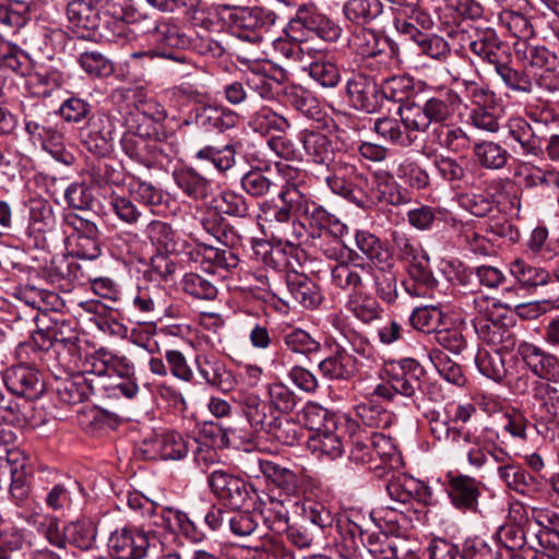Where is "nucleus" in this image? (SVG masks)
<instances>
[{"label":"nucleus","instance_id":"62","mask_svg":"<svg viewBox=\"0 0 559 559\" xmlns=\"http://www.w3.org/2000/svg\"><path fill=\"white\" fill-rule=\"evenodd\" d=\"M379 200L390 205L401 206L412 201V193L392 177L378 183Z\"/></svg>","mask_w":559,"mask_h":559},{"label":"nucleus","instance_id":"41","mask_svg":"<svg viewBox=\"0 0 559 559\" xmlns=\"http://www.w3.org/2000/svg\"><path fill=\"white\" fill-rule=\"evenodd\" d=\"M431 138L440 147L455 153L464 151L469 144L467 134L460 127L449 123L433 127Z\"/></svg>","mask_w":559,"mask_h":559},{"label":"nucleus","instance_id":"51","mask_svg":"<svg viewBox=\"0 0 559 559\" xmlns=\"http://www.w3.org/2000/svg\"><path fill=\"white\" fill-rule=\"evenodd\" d=\"M383 100L396 103L407 100L414 92V80L408 75H394L385 79L381 84Z\"/></svg>","mask_w":559,"mask_h":559},{"label":"nucleus","instance_id":"15","mask_svg":"<svg viewBox=\"0 0 559 559\" xmlns=\"http://www.w3.org/2000/svg\"><path fill=\"white\" fill-rule=\"evenodd\" d=\"M399 367L400 371H395L391 376L393 389L397 394L411 399L414 404L418 405L425 394L424 385L427 380L425 369L413 358L401 359Z\"/></svg>","mask_w":559,"mask_h":559},{"label":"nucleus","instance_id":"63","mask_svg":"<svg viewBox=\"0 0 559 559\" xmlns=\"http://www.w3.org/2000/svg\"><path fill=\"white\" fill-rule=\"evenodd\" d=\"M129 191L136 201L147 206H157L163 203L162 189L140 177H133L129 183Z\"/></svg>","mask_w":559,"mask_h":559},{"label":"nucleus","instance_id":"39","mask_svg":"<svg viewBox=\"0 0 559 559\" xmlns=\"http://www.w3.org/2000/svg\"><path fill=\"white\" fill-rule=\"evenodd\" d=\"M345 308L355 318L364 323H370L380 317L379 302L369 294L361 292L350 293Z\"/></svg>","mask_w":559,"mask_h":559},{"label":"nucleus","instance_id":"12","mask_svg":"<svg viewBox=\"0 0 559 559\" xmlns=\"http://www.w3.org/2000/svg\"><path fill=\"white\" fill-rule=\"evenodd\" d=\"M139 450L146 460H181L188 454L189 443L176 431H163L145 438Z\"/></svg>","mask_w":559,"mask_h":559},{"label":"nucleus","instance_id":"29","mask_svg":"<svg viewBox=\"0 0 559 559\" xmlns=\"http://www.w3.org/2000/svg\"><path fill=\"white\" fill-rule=\"evenodd\" d=\"M430 432L433 438L444 444L452 451H460L466 444L472 443V433L462 431L451 426L447 420L441 419L439 415H431L429 419Z\"/></svg>","mask_w":559,"mask_h":559},{"label":"nucleus","instance_id":"40","mask_svg":"<svg viewBox=\"0 0 559 559\" xmlns=\"http://www.w3.org/2000/svg\"><path fill=\"white\" fill-rule=\"evenodd\" d=\"M533 37H518L514 43V50L518 58L532 67H546L554 63L556 55L546 47L530 41Z\"/></svg>","mask_w":559,"mask_h":559},{"label":"nucleus","instance_id":"56","mask_svg":"<svg viewBox=\"0 0 559 559\" xmlns=\"http://www.w3.org/2000/svg\"><path fill=\"white\" fill-rule=\"evenodd\" d=\"M145 233L151 242L156 246L159 251L169 253L176 250V234L168 223L152 221L147 224Z\"/></svg>","mask_w":559,"mask_h":559},{"label":"nucleus","instance_id":"38","mask_svg":"<svg viewBox=\"0 0 559 559\" xmlns=\"http://www.w3.org/2000/svg\"><path fill=\"white\" fill-rule=\"evenodd\" d=\"M510 273L516 282L526 288H535L546 285L550 280V274L543 267L532 265L523 259H515L510 263Z\"/></svg>","mask_w":559,"mask_h":559},{"label":"nucleus","instance_id":"8","mask_svg":"<svg viewBox=\"0 0 559 559\" xmlns=\"http://www.w3.org/2000/svg\"><path fill=\"white\" fill-rule=\"evenodd\" d=\"M278 197L283 205L273 212L274 221L277 224L274 228L281 234L278 236L280 242L295 247L299 240L298 223L292 219V215L299 217L304 193L295 185H287L280 191Z\"/></svg>","mask_w":559,"mask_h":559},{"label":"nucleus","instance_id":"35","mask_svg":"<svg viewBox=\"0 0 559 559\" xmlns=\"http://www.w3.org/2000/svg\"><path fill=\"white\" fill-rule=\"evenodd\" d=\"M515 176L522 177L523 186L526 189L556 188L559 190V171L554 169H542L530 163H523L516 170Z\"/></svg>","mask_w":559,"mask_h":559},{"label":"nucleus","instance_id":"11","mask_svg":"<svg viewBox=\"0 0 559 559\" xmlns=\"http://www.w3.org/2000/svg\"><path fill=\"white\" fill-rule=\"evenodd\" d=\"M150 546V534L135 526L116 528L108 538V548L117 559H143Z\"/></svg>","mask_w":559,"mask_h":559},{"label":"nucleus","instance_id":"32","mask_svg":"<svg viewBox=\"0 0 559 559\" xmlns=\"http://www.w3.org/2000/svg\"><path fill=\"white\" fill-rule=\"evenodd\" d=\"M473 154L476 162L487 170L503 169L510 158L508 150L493 141H480L475 143Z\"/></svg>","mask_w":559,"mask_h":559},{"label":"nucleus","instance_id":"27","mask_svg":"<svg viewBox=\"0 0 559 559\" xmlns=\"http://www.w3.org/2000/svg\"><path fill=\"white\" fill-rule=\"evenodd\" d=\"M538 530L535 538L538 545L547 551L559 555V513L551 510H544L534 516Z\"/></svg>","mask_w":559,"mask_h":559},{"label":"nucleus","instance_id":"30","mask_svg":"<svg viewBox=\"0 0 559 559\" xmlns=\"http://www.w3.org/2000/svg\"><path fill=\"white\" fill-rule=\"evenodd\" d=\"M56 390L61 402L74 405L86 401L94 393L95 386L92 379L76 373L60 381Z\"/></svg>","mask_w":559,"mask_h":559},{"label":"nucleus","instance_id":"42","mask_svg":"<svg viewBox=\"0 0 559 559\" xmlns=\"http://www.w3.org/2000/svg\"><path fill=\"white\" fill-rule=\"evenodd\" d=\"M14 296L24 305L41 311L44 318L46 317V311L50 308H55L56 304L59 301L57 294L34 286L17 287L15 288Z\"/></svg>","mask_w":559,"mask_h":559},{"label":"nucleus","instance_id":"54","mask_svg":"<svg viewBox=\"0 0 559 559\" xmlns=\"http://www.w3.org/2000/svg\"><path fill=\"white\" fill-rule=\"evenodd\" d=\"M182 290L195 299L213 300L217 296V287L198 273H187L181 281Z\"/></svg>","mask_w":559,"mask_h":559},{"label":"nucleus","instance_id":"9","mask_svg":"<svg viewBox=\"0 0 559 559\" xmlns=\"http://www.w3.org/2000/svg\"><path fill=\"white\" fill-rule=\"evenodd\" d=\"M207 484L214 496L234 510L243 508L257 495L254 488L242 478L223 469L212 471Z\"/></svg>","mask_w":559,"mask_h":559},{"label":"nucleus","instance_id":"44","mask_svg":"<svg viewBox=\"0 0 559 559\" xmlns=\"http://www.w3.org/2000/svg\"><path fill=\"white\" fill-rule=\"evenodd\" d=\"M242 189L251 197L262 198L277 191L278 185L274 177L254 169L246 173L241 178Z\"/></svg>","mask_w":559,"mask_h":559},{"label":"nucleus","instance_id":"14","mask_svg":"<svg viewBox=\"0 0 559 559\" xmlns=\"http://www.w3.org/2000/svg\"><path fill=\"white\" fill-rule=\"evenodd\" d=\"M444 478L445 491L451 503L457 510L476 512L481 493V481L456 472H448Z\"/></svg>","mask_w":559,"mask_h":559},{"label":"nucleus","instance_id":"10","mask_svg":"<svg viewBox=\"0 0 559 559\" xmlns=\"http://www.w3.org/2000/svg\"><path fill=\"white\" fill-rule=\"evenodd\" d=\"M512 319L475 317L473 326L478 337L492 347V350L500 353L512 352L518 344L515 326L511 324Z\"/></svg>","mask_w":559,"mask_h":559},{"label":"nucleus","instance_id":"25","mask_svg":"<svg viewBox=\"0 0 559 559\" xmlns=\"http://www.w3.org/2000/svg\"><path fill=\"white\" fill-rule=\"evenodd\" d=\"M259 511L266 527L275 534H283L288 528V509L285 499L265 495L259 498Z\"/></svg>","mask_w":559,"mask_h":559},{"label":"nucleus","instance_id":"19","mask_svg":"<svg viewBox=\"0 0 559 559\" xmlns=\"http://www.w3.org/2000/svg\"><path fill=\"white\" fill-rule=\"evenodd\" d=\"M518 352L527 368L538 378L537 381H559V359L556 356L530 343L519 344Z\"/></svg>","mask_w":559,"mask_h":559},{"label":"nucleus","instance_id":"64","mask_svg":"<svg viewBox=\"0 0 559 559\" xmlns=\"http://www.w3.org/2000/svg\"><path fill=\"white\" fill-rule=\"evenodd\" d=\"M381 11L378 0H348L344 5V14L354 23L361 24L377 16Z\"/></svg>","mask_w":559,"mask_h":559},{"label":"nucleus","instance_id":"2","mask_svg":"<svg viewBox=\"0 0 559 559\" xmlns=\"http://www.w3.org/2000/svg\"><path fill=\"white\" fill-rule=\"evenodd\" d=\"M305 417L309 429L314 431L308 439V449L319 457H341L344 453L341 428L328 411L318 405H309L305 408Z\"/></svg>","mask_w":559,"mask_h":559},{"label":"nucleus","instance_id":"17","mask_svg":"<svg viewBox=\"0 0 559 559\" xmlns=\"http://www.w3.org/2000/svg\"><path fill=\"white\" fill-rule=\"evenodd\" d=\"M4 384L9 391L26 400L38 399L45 384L37 369L27 365L13 366L4 374Z\"/></svg>","mask_w":559,"mask_h":559},{"label":"nucleus","instance_id":"1","mask_svg":"<svg viewBox=\"0 0 559 559\" xmlns=\"http://www.w3.org/2000/svg\"><path fill=\"white\" fill-rule=\"evenodd\" d=\"M391 240L397 260L407 263L412 283H404L406 292L412 296H427L438 285L430 269L428 253L415 238L403 230H393Z\"/></svg>","mask_w":559,"mask_h":559},{"label":"nucleus","instance_id":"13","mask_svg":"<svg viewBox=\"0 0 559 559\" xmlns=\"http://www.w3.org/2000/svg\"><path fill=\"white\" fill-rule=\"evenodd\" d=\"M346 93L352 106L367 114L377 112L383 105L381 85L364 73H356L347 81Z\"/></svg>","mask_w":559,"mask_h":559},{"label":"nucleus","instance_id":"49","mask_svg":"<svg viewBox=\"0 0 559 559\" xmlns=\"http://www.w3.org/2000/svg\"><path fill=\"white\" fill-rule=\"evenodd\" d=\"M429 358L440 376L448 382L457 386H463L466 378L463 373L462 367L453 361L445 353L440 349H432L429 353Z\"/></svg>","mask_w":559,"mask_h":559},{"label":"nucleus","instance_id":"33","mask_svg":"<svg viewBox=\"0 0 559 559\" xmlns=\"http://www.w3.org/2000/svg\"><path fill=\"white\" fill-rule=\"evenodd\" d=\"M122 151L133 160L148 166L156 159L157 146L143 135L126 132L121 138Z\"/></svg>","mask_w":559,"mask_h":559},{"label":"nucleus","instance_id":"5","mask_svg":"<svg viewBox=\"0 0 559 559\" xmlns=\"http://www.w3.org/2000/svg\"><path fill=\"white\" fill-rule=\"evenodd\" d=\"M532 396L537 403L538 433L550 441H559V388L548 382L533 381Z\"/></svg>","mask_w":559,"mask_h":559},{"label":"nucleus","instance_id":"6","mask_svg":"<svg viewBox=\"0 0 559 559\" xmlns=\"http://www.w3.org/2000/svg\"><path fill=\"white\" fill-rule=\"evenodd\" d=\"M298 236L306 227L312 238H321L323 236L338 239L347 233V226L342 223L334 214L326 211L322 205L310 200L304 193L302 205L299 207Z\"/></svg>","mask_w":559,"mask_h":559},{"label":"nucleus","instance_id":"20","mask_svg":"<svg viewBox=\"0 0 559 559\" xmlns=\"http://www.w3.org/2000/svg\"><path fill=\"white\" fill-rule=\"evenodd\" d=\"M56 225V216L51 204L46 200L35 199L29 201L28 225L24 234L33 240L35 247L44 246L45 235L51 231Z\"/></svg>","mask_w":559,"mask_h":559},{"label":"nucleus","instance_id":"21","mask_svg":"<svg viewBox=\"0 0 559 559\" xmlns=\"http://www.w3.org/2000/svg\"><path fill=\"white\" fill-rule=\"evenodd\" d=\"M385 489L393 501L403 504L412 500L430 504L432 500V490L425 483L406 475L392 476Z\"/></svg>","mask_w":559,"mask_h":559},{"label":"nucleus","instance_id":"50","mask_svg":"<svg viewBox=\"0 0 559 559\" xmlns=\"http://www.w3.org/2000/svg\"><path fill=\"white\" fill-rule=\"evenodd\" d=\"M234 145H225L219 148L213 145H205L195 151V158L211 162L219 171H226L235 165Z\"/></svg>","mask_w":559,"mask_h":559},{"label":"nucleus","instance_id":"34","mask_svg":"<svg viewBox=\"0 0 559 559\" xmlns=\"http://www.w3.org/2000/svg\"><path fill=\"white\" fill-rule=\"evenodd\" d=\"M175 181L186 195L195 201L206 200L212 193L210 180L192 168L176 173Z\"/></svg>","mask_w":559,"mask_h":559},{"label":"nucleus","instance_id":"4","mask_svg":"<svg viewBox=\"0 0 559 559\" xmlns=\"http://www.w3.org/2000/svg\"><path fill=\"white\" fill-rule=\"evenodd\" d=\"M330 166L332 175L326 177V185L331 191L357 205H362L361 190L368 185L367 176L344 154L334 158Z\"/></svg>","mask_w":559,"mask_h":559},{"label":"nucleus","instance_id":"45","mask_svg":"<svg viewBox=\"0 0 559 559\" xmlns=\"http://www.w3.org/2000/svg\"><path fill=\"white\" fill-rule=\"evenodd\" d=\"M66 544L75 546L81 550H91L96 540V528L84 520L71 522L66 525Z\"/></svg>","mask_w":559,"mask_h":559},{"label":"nucleus","instance_id":"61","mask_svg":"<svg viewBox=\"0 0 559 559\" xmlns=\"http://www.w3.org/2000/svg\"><path fill=\"white\" fill-rule=\"evenodd\" d=\"M495 69L503 83L512 91L526 94L533 92L534 84L525 71L515 70L502 60L497 63Z\"/></svg>","mask_w":559,"mask_h":559},{"label":"nucleus","instance_id":"28","mask_svg":"<svg viewBox=\"0 0 559 559\" xmlns=\"http://www.w3.org/2000/svg\"><path fill=\"white\" fill-rule=\"evenodd\" d=\"M319 370L325 378L348 380L357 371V360L344 348H338L333 355L321 360Z\"/></svg>","mask_w":559,"mask_h":559},{"label":"nucleus","instance_id":"37","mask_svg":"<svg viewBox=\"0 0 559 559\" xmlns=\"http://www.w3.org/2000/svg\"><path fill=\"white\" fill-rule=\"evenodd\" d=\"M368 269L364 264L348 265L341 263L332 269V283L345 290L352 293L361 292L365 287L362 274H367Z\"/></svg>","mask_w":559,"mask_h":559},{"label":"nucleus","instance_id":"43","mask_svg":"<svg viewBox=\"0 0 559 559\" xmlns=\"http://www.w3.org/2000/svg\"><path fill=\"white\" fill-rule=\"evenodd\" d=\"M265 433L284 445L293 447L302 438L304 429L286 414H278Z\"/></svg>","mask_w":559,"mask_h":559},{"label":"nucleus","instance_id":"60","mask_svg":"<svg viewBox=\"0 0 559 559\" xmlns=\"http://www.w3.org/2000/svg\"><path fill=\"white\" fill-rule=\"evenodd\" d=\"M502 354L497 350H479L475 358L478 370L489 379L501 381L506 377Z\"/></svg>","mask_w":559,"mask_h":559},{"label":"nucleus","instance_id":"3","mask_svg":"<svg viewBox=\"0 0 559 559\" xmlns=\"http://www.w3.org/2000/svg\"><path fill=\"white\" fill-rule=\"evenodd\" d=\"M216 238L224 243L225 248L198 243L193 251L195 261L207 264L205 270L210 273L231 272L240 262L235 249L241 243V237L233 226H225Z\"/></svg>","mask_w":559,"mask_h":559},{"label":"nucleus","instance_id":"23","mask_svg":"<svg viewBox=\"0 0 559 559\" xmlns=\"http://www.w3.org/2000/svg\"><path fill=\"white\" fill-rule=\"evenodd\" d=\"M507 129L509 136L520 145L522 155L534 157L543 155V140L536 128L524 118L519 116L510 118Z\"/></svg>","mask_w":559,"mask_h":559},{"label":"nucleus","instance_id":"16","mask_svg":"<svg viewBox=\"0 0 559 559\" xmlns=\"http://www.w3.org/2000/svg\"><path fill=\"white\" fill-rule=\"evenodd\" d=\"M194 364L199 376L211 388L224 393L230 392L235 388V376L215 354L199 353L195 355Z\"/></svg>","mask_w":559,"mask_h":559},{"label":"nucleus","instance_id":"36","mask_svg":"<svg viewBox=\"0 0 559 559\" xmlns=\"http://www.w3.org/2000/svg\"><path fill=\"white\" fill-rule=\"evenodd\" d=\"M373 130L383 140L402 147H409L416 141V136L407 132L403 127L401 119L392 117L378 118L374 121Z\"/></svg>","mask_w":559,"mask_h":559},{"label":"nucleus","instance_id":"59","mask_svg":"<svg viewBox=\"0 0 559 559\" xmlns=\"http://www.w3.org/2000/svg\"><path fill=\"white\" fill-rule=\"evenodd\" d=\"M286 102L308 118L314 119L320 114V106L314 96L299 86H290L285 92Z\"/></svg>","mask_w":559,"mask_h":559},{"label":"nucleus","instance_id":"52","mask_svg":"<svg viewBox=\"0 0 559 559\" xmlns=\"http://www.w3.org/2000/svg\"><path fill=\"white\" fill-rule=\"evenodd\" d=\"M403 127L409 132H427L431 126L423 105L415 103L401 105L397 109Z\"/></svg>","mask_w":559,"mask_h":559},{"label":"nucleus","instance_id":"22","mask_svg":"<svg viewBox=\"0 0 559 559\" xmlns=\"http://www.w3.org/2000/svg\"><path fill=\"white\" fill-rule=\"evenodd\" d=\"M311 32L317 35H323L332 32L334 35H340L341 28L326 15L318 12L312 7L302 5L300 7L295 16L289 20L284 32L288 35L289 32Z\"/></svg>","mask_w":559,"mask_h":559},{"label":"nucleus","instance_id":"47","mask_svg":"<svg viewBox=\"0 0 559 559\" xmlns=\"http://www.w3.org/2000/svg\"><path fill=\"white\" fill-rule=\"evenodd\" d=\"M249 123L254 131L260 132L262 134H266L272 130L284 133L290 127V123L284 116L278 115L269 107H262L261 109H259L251 117Z\"/></svg>","mask_w":559,"mask_h":559},{"label":"nucleus","instance_id":"18","mask_svg":"<svg viewBox=\"0 0 559 559\" xmlns=\"http://www.w3.org/2000/svg\"><path fill=\"white\" fill-rule=\"evenodd\" d=\"M259 471L280 491L283 499L292 501L301 491V478L293 469L267 459H257Z\"/></svg>","mask_w":559,"mask_h":559},{"label":"nucleus","instance_id":"55","mask_svg":"<svg viewBox=\"0 0 559 559\" xmlns=\"http://www.w3.org/2000/svg\"><path fill=\"white\" fill-rule=\"evenodd\" d=\"M443 317V312L439 307L425 306L413 310L409 323L417 331L430 333L442 324Z\"/></svg>","mask_w":559,"mask_h":559},{"label":"nucleus","instance_id":"31","mask_svg":"<svg viewBox=\"0 0 559 559\" xmlns=\"http://www.w3.org/2000/svg\"><path fill=\"white\" fill-rule=\"evenodd\" d=\"M242 412L254 430L264 432L275 423L278 415L269 402L254 395L246 399Z\"/></svg>","mask_w":559,"mask_h":559},{"label":"nucleus","instance_id":"46","mask_svg":"<svg viewBox=\"0 0 559 559\" xmlns=\"http://www.w3.org/2000/svg\"><path fill=\"white\" fill-rule=\"evenodd\" d=\"M28 534L16 527L0 530V559H11L19 551L31 548Z\"/></svg>","mask_w":559,"mask_h":559},{"label":"nucleus","instance_id":"7","mask_svg":"<svg viewBox=\"0 0 559 559\" xmlns=\"http://www.w3.org/2000/svg\"><path fill=\"white\" fill-rule=\"evenodd\" d=\"M275 14L261 8H239L235 11L226 10L217 19L222 23L221 28L213 32L227 33L228 35H241V32H270V26L275 23Z\"/></svg>","mask_w":559,"mask_h":559},{"label":"nucleus","instance_id":"57","mask_svg":"<svg viewBox=\"0 0 559 559\" xmlns=\"http://www.w3.org/2000/svg\"><path fill=\"white\" fill-rule=\"evenodd\" d=\"M283 342L286 348L295 354L309 356L321 350L320 342L301 329H294L284 334Z\"/></svg>","mask_w":559,"mask_h":559},{"label":"nucleus","instance_id":"58","mask_svg":"<svg viewBox=\"0 0 559 559\" xmlns=\"http://www.w3.org/2000/svg\"><path fill=\"white\" fill-rule=\"evenodd\" d=\"M355 412L360 421L369 428H386L391 424V414L371 401L358 404Z\"/></svg>","mask_w":559,"mask_h":559},{"label":"nucleus","instance_id":"26","mask_svg":"<svg viewBox=\"0 0 559 559\" xmlns=\"http://www.w3.org/2000/svg\"><path fill=\"white\" fill-rule=\"evenodd\" d=\"M300 140L307 156L313 163L329 167L334 160L335 151L328 135L313 130H304L300 133Z\"/></svg>","mask_w":559,"mask_h":559},{"label":"nucleus","instance_id":"53","mask_svg":"<svg viewBox=\"0 0 559 559\" xmlns=\"http://www.w3.org/2000/svg\"><path fill=\"white\" fill-rule=\"evenodd\" d=\"M499 478L512 490L524 493L534 483V477L524 468L512 462L499 465L497 468Z\"/></svg>","mask_w":559,"mask_h":559},{"label":"nucleus","instance_id":"24","mask_svg":"<svg viewBox=\"0 0 559 559\" xmlns=\"http://www.w3.org/2000/svg\"><path fill=\"white\" fill-rule=\"evenodd\" d=\"M286 287L292 301L305 308H314L321 302V293L317 284L305 274L294 272L286 275Z\"/></svg>","mask_w":559,"mask_h":559},{"label":"nucleus","instance_id":"48","mask_svg":"<svg viewBox=\"0 0 559 559\" xmlns=\"http://www.w3.org/2000/svg\"><path fill=\"white\" fill-rule=\"evenodd\" d=\"M248 87L257 92L264 99H275L281 91V79L271 76L262 71H250L245 75Z\"/></svg>","mask_w":559,"mask_h":559}]
</instances>
